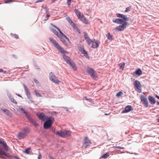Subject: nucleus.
I'll return each mask as SVG.
<instances>
[{
  "label": "nucleus",
  "mask_w": 159,
  "mask_h": 159,
  "mask_svg": "<svg viewBox=\"0 0 159 159\" xmlns=\"http://www.w3.org/2000/svg\"><path fill=\"white\" fill-rule=\"evenodd\" d=\"M1 110L3 111L7 116H11V112L6 109H2Z\"/></svg>",
  "instance_id": "nucleus-17"
},
{
  "label": "nucleus",
  "mask_w": 159,
  "mask_h": 159,
  "mask_svg": "<svg viewBox=\"0 0 159 159\" xmlns=\"http://www.w3.org/2000/svg\"><path fill=\"white\" fill-rule=\"evenodd\" d=\"M84 38H85V39H86V38H89V37H88V35H87V34L86 33L84 32Z\"/></svg>",
  "instance_id": "nucleus-42"
},
{
  "label": "nucleus",
  "mask_w": 159,
  "mask_h": 159,
  "mask_svg": "<svg viewBox=\"0 0 159 159\" xmlns=\"http://www.w3.org/2000/svg\"><path fill=\"white\" fill-rule=\"evenodd\" d=\"M19 109L21 111L25 114V116H26L27 118L28 119H30V115L28 114V113L25 110L21 107H19Z\"/></svg>",
  "instance_id": "nucleus-13"
},
{
  "label": "nucleus",
  "mask_w": 159,
  "mask_h": 159,
  "mask_svg": "<svg viewBox=\"0 0 159 159\" xmlns=\"http://www.w3.org/2000/svg\"><path fill=\"white\" fill-rule=\"evenodd\" d=\"M34 93H35L37 97H41L42 96L37 91V90H35L34 91Z\"/></svg>",
  "instance_id": "nucleus-29"
},
{
  "label": "nucleus",
  "mask_w": 159,
  "mask_h": 159,
  "mask_svg": "<svg viewBox=\"0 0 159 159\" xmlns=\"http://www.w3.org/2000/svg\"><path fill=\"white\" fill-rule=\"evenodd\" d=\"M82 53L84 54H87V52L85 51L84 49H82V50H81V51Z\"/></svg>",
  "instance_id": "nucleus-43"
},
{
  "label": "nucleus",
  "mask_w": 159,
  "mask_h": 159,
  "mask_svg": "<svg viewBox=\"0 0 159 159\" xmlns=\"http://www.w3.org/2000/svg\"><path fill=\"white\" fill-rule=\"evenodd\" d=\"M26 135L25 133L19 132L18 135V138L19 139H21L24 138Z\"/></svg>",
  "instance_id": "nucleus-15"
},
{
  "label": "nucleus",
  "mask_w": 159,
  "mask_h": 159,
  "mask_svg": "<svg viewBox=\"0 0 159 159\" xmlns=\"http://www.w3.org/2000/svg\"><path fill=\"white\" fill-rule=\"evenodd\" d=\"M54 46L58 49L61 48V46L57 43H56L54 45Z\"/></svg>",
  "instance_id": "nucleus-33"
},
{
  "label": "nucleus",
  "mask_w": 159,
  "mask_h": 159,
  "mask_svg": "<svg viewBox=\"0 0 159 159\" xmlns=\"http://www.w3.org/2000/svg\"><path fill=\"white\" fill-rule=\"evenodd\" d=\"M57 30H58V31H59V33L60 34V35H61V34H62L63 33L60 30L59 28V29H58Z\"/></svg>",
  "instance_id": "nucleus-52"
},
{
  "label": "nucleus",
  "mask_w": 159,
  "mask_h": 159,
  "mask_svg": "<svg viewBox=\"0 0 159 159\" xmlns=\"http://www.w3.org/2000/svg\"><path fill=\"white\" fill-rule=\"evenodd\" d=\"M51 25H52V26L55 28L57 30L59 29V28L58 27H57V26H56L55 25H54L53 24H51Z\"/></svg>",
  "instance_id": "nucleus-45"
},
{
  "label": "nucleus",
  "mask_w": 159,
  "mask_h": 159,
  "mask_svg": "<svg viewBox=\"0 0 159 159\" xmlns=\"http://www.w3.org/2000/svg\"><path fill=\"white\" fill-rule=\"evenodd\" d=\"M26 95L27 96V98L28 99H31V97L30 92H28L26 93Z\"/></svg>",
  "instance_id": "nucleus-40"
},
{
  "label": "nucleus",
  "mask_w": 159,
  "mask_h": 159,
  "mask_svg": "<svg viewBox=\"0 0 159 159\" xmlns=\"http://www.w3.org/2000/svg\"><path fill=\"white\" fill-rule=\"evenodd\" d=\"M86 40V42H87V43L89 45H91L92 43L93 42V41L91 40L89 38H86V39H85Z\"/></svg>",
  "instance_id": "nucleus-23"
},
{
  "label": "nucleus",
  "mask_w": 159,
  "mask_h": 159,
  "mask_svg": "<svg viewBox=\"0 0 159 159\" xmlns=\"http://www.w3.org/2000/svg\"><path fill=\"white\" fill-rule=\"evenodd\" d=\"M36 115L40 120L43 121H45L48 117L43 113H37Z\"/></svg>",
  "instance_id": "nucleus-7"
},
{
  "label": "nucleus",
  "mask_w": 159,
  "mask_h": 159,
  "mask_svg": "<svg viewBox=\"0 0 159 159\" xmlns=\"http://www.w3.org/2000/svg\"><path fill=\"white\" fill-rule=\"evenodd\" d=\"M148 100H149L150 102L152 104H154L156 103V101L154 98L150 96H149Z\"/></svg>",
  "instance_id": "nucleus-16"
},
{
  "label": "nucleus",
  "mask_w": 159,
  "mask_h": 159,
  "mask_svg": "<svg viewBox=\"0 0 159 159\" xmlns=\"http://www.w3.org/2000/svg\"><path fill=\"white\" fill-rule=\"evenodd\" d=\"M33 124L34 125V126L36 127H37V126L38 125V124L35 122H34V124Z\"/></svg>",
  "instance_id": "nucleus-48"
},
{
  "label": "nucleus",
  "mask_w": 159,
  "mask_h": 159,
  "mask_svg": "<svg viewBox=\"0 0 159 159\" xmlns=\"http://www.w3.org/2000/svg\"><path fill=\"white\" fill-rule=\"evenodd\" d=\"M47 119V120L45 122L43 125L44 128L45 129L50 127L52 122L54 120V117L52 116L49 117Z\"/></svg>",
  "instance_id": "nucleus-2"
},
{
  "label": "nucleus",
  "mask_w": 159,
  "mask_h": 159,
  "mask_svg": "<svg viewBox=\"0 0 159 159\" xmlns=\"http://www.w3.org/2000/svg\"><path fill=\"white\" fill-rule=\"evenodd\" d=\"M52 30L53 32L56 35H57L58 37H59L58 33V32L55 29H52Z\"/></svg>",
  "instance_id": "nucleus-30"
},
{
  "label": "nucleus",
  "mask_w": 159,
  "mask_h": 159,
  "mask_svg": "<svg viewBox=\"0 0 159 159\" xmlns=\"http://www.w3.org/2000/svg\"><path fill=\"white\" fill-rule=\"evenodd\" d=\"M3 70H2V69H0V72H3Z\"/></svg>",
  "instance_id": "nucleus-63"
},
{
  "label": "nucleus",
  "mask_w": 159,
  "mask_h": 159,
  "mask_svg": "<svg viewBox=\"0 0 159 159\" xmlns=\"http://www.w3.org/2000/svg\"><path fill=\"white\" fill-rule=\"evenodd\" d=\"M61 35L63 37H65V35L63 33L62 34H61Z\"/></svg>",
  "instance_id": "nucleus-62"
},
{
  "label": "nucleus",
  "mask_w": 159,
  "mask_h": 159,
  "mask_svg": "<svg viewBox=\"0 0 159 159\" xmlns=\"http://www.w3.org/2000/svg\"><path fill=\"white\" fill-rule=\"evenodd\" d=\"M0 158H2V159H5V158L3 156H0Z\"/></svg>",
  "instance_id": "nucleus-61"
},
{
  "label": "nucleus",
  "mask_w": 159,
  "mask_h": 159,
  "mask_svg": "<svg viewBox=\"0 0 159 159\" xmlns=\"http://www.w3.org/2000/svg\"><path fill=\"white\" fill-rule=\"evenodd\" d=\"M61 41L63 42V43H64V44H66V41L63 38H61L60 39Z\"/></svg>",
  "instance_id": "nucleus-44"
},
{
  "label": "nucleus",
  "mask_w": 159,
  "mask_h": 159,
  "mask_svg": "<svg viewBox=\"0 0 159 159\" xmlns=\"http://www.w3.org/2000/svg\"><path fill=\"white\" fill-rule=\"evenodd\" d=\"M94 42L93 41L91 45V47L93 48H97L99 46L100 42L98 40H95V39H94Z\"/></svg>",
  "instance_id": "nucleus-10"
},
{
  "label": "nucleus",
  "mask_w": 159,
  "mask_h": 159,
  "mask_svg": "<svg viewBox=\"0 0 159 159\" xmlns=\"http://www.w3.org/2000/svg\"><path fill=\"white\" fill-rule=\"evenodd\" d=\"M74 11L78 16L79 17L80 16V12L78 11L77 9H75L74 10Z\"/></svg>",
  "instance_id": "nucleus-26"
},
{
  "label": "nucleus",
  "mask_w": 159,
  "mask_h": 159,
  "mask_svg": "<svg viewBox=\"0 0 159 159\" xmlns=\"http://www.w3.org/2000/svg\"><path fill=\"white\" fill-rule=\"evenodd\" d=\"M24 133H25L26 134H27L29 132V129L27 128H25L24 129Z\"/></svg>",
  "instance_id": "nucleus-32"
},
{
  "label": "nucleus",
  "mask_w": 159,
  "mask_h": 159,
  "mask_svg": "<svg viewBox=\"0 0 159 159\" xmlns=\"http://www.w3.org/2000/svg\"><path fill=\"white\" fill-rule=\"evenodd\" d=\"M116 148H118V149H123L124 148L122 147H120L119 146H116Z\"/></svg>",
  "instance_id": "nucleus-53"
},
{
  "label": "nucleus",
  "mask_w": 159,
  "mask_h": 159,
  "mask_svg": "<svg viewBox=\"0 0 159 159\" xmlns=\"http://www.w3.org/2000/svg\"><path fill=\"white\" fill-rule=\"evenodd\" d=\"M141 101L145 107H148V102L147 98L144 96L141 97Z\"/></svg>",
  "instance_id": "nucleus-8"
},
{
  "label": "nucleus",
  "mask_w": 159,
  "mask_h": 159,
  "mask_svg": "<svg viewBox=\"0 0 159 159\" xmlns=\"http://www.w3.org/2000/svg\"><path fill=\"white\" fill-rule=\"evenodd\" d=\"M29 119H31V123H32L33 124H34V122H35V121H34L33 120H32L31 118H30H30Z\"/></svg>",
  "instance_id": "nucleus-54"
},
{
  "label": "nucleus",
  "mask_w": 159,
  "mask_h": 159,
  "mask_svg": "<svg viewBox=\"0 0 159 159\" xmlns=\"http://www.w3.org/2000/svg\"><path fill=\"white\" fill-rule=\"evenodd\" d=\"M109 115H110V114H108V113H105V114H104V115H106V116Z\"/></svg>",
  "instance_id": "nucleus-64"
},
{
  "label": "nucleus",
  "mask_w": 159,
  "mask_h": 159,
  "mask_svg": "<svg viewBox=\"0 0 159 159\" xmlns=\"http://www.w3.org/2000/svg\"><path fill=\"white\" fill-rule=\"evenodd\" d=\"M130 11V10L129 8H126V10L125 11L126 12H127L128 11Z\"/></svg>",
  "instance_id": "nucleus-51"
},
{
  "label": "nucleus",
  "mask_w": 159,
  "mask_h": 159,
  "mask_svg": "<svg viewBox=\"0 0 159 159\" xmlns=\"http://www.w3.org/2000/svg\"><path fill=\"white\" fill-rule=\"evenodd\" d=\"M34 82L36 83V84L37 86L39 85V83L37 79H34Z\"/></svg>",
  "instance_id": "nucleus-39"
},
{
  "label": "nucleus",
  "mask_w": 159,
  "mask_h": 159,
  "mask_svg": "<svg viewBox=\"0 0 159 159\" xmlns=\"http://www.w3.org/2000/svg\"><path fill=\"white\" fill-rule=\"evenodd\" d=\"M42 8H43L44 9H47V7H44L43 6H42Z\"/></svg>",
  "instance_id": "nucleus-57"
},
{
  "label": "nucleus",
  "mask_w": 159,
  "mask_h": 159,
  "mask_svg": "<svg viewBox=\"0 0 159 159\" xmlns=\"http://www.w3.org/2000/svg\"><path fill=\"white\" fill-rule=\"evenodd\" d=\"M80 20L84 23L86 24H88V21L86 19V18L84 16H82L81 17Z\"/></svg>",
  "instance_id": "nucleus-19"
},
{
  "label": "nucleus",
  "mask_w": 159,
  "mask_h": 159,
  "mask_svg": "<svg viewBox=\"0 0 159 159\" xmlns=\"http://www.w3.org/2000/svg\"><path fill=\"white\" fill-rule=\"evenodd\" d=\"M12 2V0H6L4 2L5 3H8Z\"/></svg>",
  "instance_id": "nucleus-41"
},
{
  "label": "nucleus",
  "mask_w": 159,
  "mask_h": 159,
  "mask_svg": "<svg viewBox=\"0 0 159 159\" xmlns=\"http://www.w3.org/2000/svg\"><path fill=\"white\" fill-rule=\"evenodd\" d=\"M63 108H64L65 109H66V111H69V110H68V109L67 108V107H63Z\"/></svg>",
  "instance_id": "nucleus-60"
},
{
  "label": "nucleus",
  "mask_w": 159,
  "mask_h": 159,
  "mask_svg": "<svg viewBox=\"0 0 159 159\" xmlns=\"http://www.w3.org/2000/svg\"><path fill=\"white\" fill-rule=\"evenodd\" d=\"M13 56L15 58H17V56H16V55H13Z\"/></svg>",
  "instance_id": "nucleus-59"
},
{
  "label": "nucleus",
  "mask_w": 159,
  "mask_h": 159,
  "mask_svg": "<svg viewBox=\"0 0 159 159\" xmlns=\"http://www.w3.org/2000/svg\"><path fill=\"white\" fill-rule=\"evenodd\" d=\"M57 112H56L55 111H53V112H52V114L53 115H54V116H56V114H57Z\"/></svg>",
  "instance_id": "nucleus-49"
},
{
  "label": "nucleus",
  "mask_w": 159,
  "mask_h": 159,
  "mask_svg": "<svg viewBox=\"0 0 159 159\" xmlns=\"http://www.w3.org/2000/svg\"><path fill=\"white\" fill-rule=\"evenodd\" d=\"M117 16L118 17H120L123 19L125 20V21L122 23V25H119V26L116 27V30L121 31L123 30L126 27V26L128 24V23L126 21H129V18L127 16H126L121 14H118L117 15Z\"/></svg>",
  "instance_id": "nucleus-1"
},
{
  "label": "nucleus",
  "mask_w": 159,
  "mask_h": 159,
  "mask_svg": "<svg viewBox=\"0 0 159 159\" xmlns=\"http://www.w3.org/2000/svg\"><path fill=\"white\" fill-rule=\"evenodd\" d=\"M107 39L110 40H112V38L111 35H110V33H108L107 34Z\"/></svg>",
  "instance_id": "nucleus-28"
},
{
  "label": "nucleus",
  "mask_w": 159,
  "mask_h": 159,
  "mask_svg": "<svg viewBox=\"0 0 159 159\" xmlns=\"http://www.w3.org/2000/svg\"><path fill=\"white\" fill-rule=\"evenodd\" d=\"M5 152L2 149H0V155H5Z\"/></svg>",
  "instance_id": "nucleus-38"
},
{
  "label": "nucleus",
  "mask_w": 159,
  "mask_h": 159,
  "mask_svg": "<svg viewBox=\"0 0 159 159\" xmlns=\"http://www.w3.org/2000/svg\"><path fill=\"white\" fill-rule=\"evenodd\" d=\"M79 49L81 51V50H82V49H84L82 47H79Z\"/></svg>",
  "instance_id": "nucleus-56"
},
{
  "label": "nucleus",
  "mask_w": 159,
  "mask_h": 159,
  "mask_svg": "<svg viewBox=\"0 0 159 159\" xmlns=\"http://www.w3.org/2000/svg\"><path fill=\"white\" fill-rule=\"evenodd\" d=\"M124 21L125 20L123 19H116L113 20V22L119 24H122Z\"/></svg>",
  "instance_id": "nucleus-12"
},
{
  "label": "nucleus",
  "mask_w": 159,
  "mask_h": 159,
  "mask_svg": "<svg viewBox=\"0 0 159 159\" xmlns=\"http://www.w3.org/2000/svg\"><path fill=\"white\" fill-rule=\"evenodd\" d=\"M83 146L85 148L88 147L91 143L90 140L87 137H85L84 141Z\"/></svg>",
  "instance_id": "nucleus-9"
},
{
  "label": "nucleus",
  "mask_w": 159,
  "mask_h": 159,
  "mask_svg": "<svg viewBox=\"0 0 159 159\" xmlns=\"http://www.w3.org/2000/svg\"><path fill=\"white\" fill-rule=\"evenodd\" d=\"M135 73L137 75H140L142 74V72L141 70L140 69H139L136 71Z\"/></svg>",
  "instance_id": "nucleus-22"
},
{
  "label": "nucleus",
  "mask_w": 159,
  "mask_h": 159,
  "mask_svg": "<svg viewBox=\"0 0 159 159\" xmlns=\"http://www.w3.org/2000/svg\"><path fill=\"white\" fill-rule=\"evenodd\" d=\"M49 39L54 46L57 43L55 39L51 38H49Z\"/></svg>",
  "instance_id": "nucleus-20"
},
{
  "label": "nucleus",
  "mask_w": 159,
  "mask_h": 159,
  "mask_svg": "<svg viewBox=\"0 0 159 159\" xmlns=\"http://www.w3.org/2000/svg\"><path fill=\"white\" fill-rule=\"evenodd\" d=\"M57 134L60 137L65 138L69 136L71 134V133L69 131L64 130L58 131Z\"/></svg>",
  "instance_id": "nucleus-3"
},
{
  "label": "nucleus",
  "mask_w": 159,
  "mask_h": 159,
  "mask_svg": "<svg viewBox=\"0 0 159 159\" xmlns=\"http://www.w3.org/2000/svg\"><path fill=\"white\" fill-rule=\"evenodd\" d=\"M63 57L67 63L69 64L74 70H76L75 64L72 61H70V57L66 56L65 54H63Z\"/></svg>",
  "instance_id": "nucleus-4"
},
{
  "label": "nucleus",
  "mask_w": 159,
  "mask_h": 159,
  "mask_svg": "<svg viewBox=\"0 0 159 159\" xmlns=\"http://www.w3.org/2000/svg\"><path fill=\"white\" fill-rule=\"evenodd\" d=\"M49 78L50 80L54 83L58 84L60 81L57 79L55 75L52 72H51L49 74Z\"/></svg>",
  "instance_id": "nucleus-6"
},
{
  "label": "nucleus",
  "mask_w": 159,
  "mask_h": 159,
  "mask_svg": "<svg viewBox=\"0 0 159 159\" xmlns=\"http://www.w3.org/2000/svg\"><path fill=\"white\" fill-rule=\"evenodd\" d=\"M86 70L87 73L90 75L92 78L94 79H96L97 78V76L96 75V72L93 69L88 66L87 67Z\"/></svg>",
  "instance_id": "nucleus-5"
},
{
  "label": "nucleus",
  "mask_w": 159,
  "mask_h": 159,
  "mask_svg": "<svg viewBox=\"0 0 159 159\" xmlns=\"http://www.w3.org/2000/svg\"><path fill=\"white\" fill-rule=\"evenodd\" d=\"M123 93L121 92H119L116 94V96L119 97L121 96L123 94Z\"/></svg>",
  "instance_id": "nucleus-37"
},
{
  "label": "nucleus",
  "mask_w": 159,
  "mask_h": 159,
  "mask_svg": "<svg viewBox=\"0 0 159 159\" xmlns=\"http://www.w3.org/2000/svg\"><path fill=\"white\" fill-rule=\"evenodd\" d=\"M14 157L16 158V159H20L19 157H17V156H15Z\"/></svg>",
  "instance_id": "nucleus-58"
},
{
  "label": "nucleus",
  "mask_w": 159,
  "mask_h": 159,
  "mask_svg": "<svg viewBox=\"0 0 159 159\" xmlns=\"http://www.w3.org/2000/svg\"><path fill=\"white\" fill-rule=\"evenodd\" d=\"M30 148H29L26 149L25 151H23V152L26 154H29L30 152Z\"/></svg>",
  "instance_id": "nucleus-27"
},
{
  "label": "nucleus",
  "mask_w": 159,
  "mask_h": 159,
  "mask_svg": "<svg viewBox=\"0 0 159 159\" xmlns=\"http://www.w3.org/2000/svg\"><path fill=\"white\" fill-rule=\"evenodd\" d=\"M8 96L9 97V98H10L12 97V96L11 95V94L10 93H8L7 94Z\"/></svg>",
  "instance_id": "nucleus-55"
},
{
  "label": "nucleus",
  "mask_w": 159,
  "mask_h": 159,
  "mask_svg": "<svg viewBox=\"0 0 159 159\" xmlns=\"http://www.w3.org/2000/svg\"><path fill=\"white\" fill-rule=\"evenodd\" d=\"M11 100V101L13 102V103L16 104L17 103V102L15 101L13 97L12 96L11 98H9Z\"/></svg>",
  "instance_id": "nucleus-35"
},
{
  "label": "nucleus",
  "mask_w": 159,
  "mask_h": 159,
  "mask_svg": "<svg viewBox=\"0 0 159 159\" xmlns=\"http://www.w3.org/2000/svg\"><path fill=\"white\" fill-rule=\"evenodd\" d=\"M59 51H60L61 53H63L64 54H65V53L68 54V52H66L65 51L63 48H62L61 46V48L58 49Z\"/></svg>",
  "instance_id": "nucleus-24"
},
{
  "label": "nucleus",
  "mask_w": 159,
  "mask_h": 159,
  "mask_svg": "<svg viewBox=\"0 0 159 159\" xmlns=\"http://www.w3.org/2000/svg\"><path fill=\"white\" fill-rule=\"evenodd\" d=\"M134 85L139 91H141V87L140 86L141 84L139 81H135L134 83Z\"/></svg>",
  "instance_id": "nucleus-11"
},
{
  "label": "nucleus",
  "mask_w": 159,
  "mask_h": 159,
  "mask_svg": "<svg viewBox=\"0 0 159 159\" xmlns=\"http://www.w3.org/2000/svg\"><path fill=\"white\" fill-rule=\"evenodd\" d=\"M67 20L69 22V23L71 25H75V24L73 23V21H72V20H71L69 17L67 18Z\"/></svg>",
  "instance_id": "nucleus-31"
},
{
  "label": "nucleus",
  "mask_w": 159,
  "mask_h": 159,
  "mask_svg": "<svg viewBox=\"0 0 159 159\" xmlns=\"http://www.w3.org/2000/svg\"><path fill=\"white\" fill-rule=\"evenodd\" d=\"M23 85L24 86V88H25L26 93L29 92V89H28L27 88V87L24 84H23Z\"/></svg>",
  "instance_id": "nucleus-34"
},
{
  "label": "nucleus",
  "mask_w": 159,
  "mask_h": 159,
  "mask_svg": "<svg viewBox=\"0 0 159 159\" xmlns=\"http://www.w3.org/2000/svg\"><path fill=\"white\" fill-rule=\"evenodd\" d=\"M6 157L9 158L11 159L12 158V156L9 154H6L5 153V155H4Z\"/></svg>",
  "instance_id": "nucleus-36"
},
{
  "label": "nucleus",
  "mask_w": 159,
  "mask_h": 159,
  "mask_svg": "<svg viewBox=\"0 0 159 159\" xmlns=\"http://www.w3.org/2000/svg\"><path fill=\"white\" fill-rule=\"evenodd\" d=\"M109 156V154L108 152L105 153L101 156L100 158H107Z\"/></svg>",
  "instance_id": "nucleus-21"
},
{
  "label": "nucleus",
  "mask_w": 159,
  "mask_h": 159,
  "mask_svg": "<svg viewBox=\"0 0 159 159\" xmlns=\"http://www.w3.org/2000/svg\"><path fill=\"white\" fill-rule=\"evenodd\" d=\"M42 158V156L41 154H39V155L38 159H41Z\"/></svg>",
  "instance_id": "nucleus-47"
},
{
  "label": "nucleus",
  "mask_w": 159,
  "mask_h": 159,
  "mask_svg": "<svg viewBox=\"0 0 159 159\" xmlns=\"http://www.w3.org/2000/svg\"><path fill=\"white\" fill-rule=\"evenodd\" d=\"M125 63H120L119 64V68L120 69H122V70H123L125 66Z\"/></svg>",
  "instance_id": "nucleus-25"
},
{
  "label": "nucleus",
  "mask_w": 159,
  "mask_h": 159,
  "mask_svg": "<svg viewBox=\"0 0 159 159\" xmlns=\"http://www.w3.org/2000/svg\"><path fill=\"white\" fill-rule=\"evenodd\" d=\"M133 110L132 107L130 106H127L125 108V110H124L123 112H128Z\"/></svg>",
  "instance_id": "nucleus-14"
},
{
  "label": "nucleus",
  "mask_w": 159,
  "mask_h": 159,
  "mask_svg": "<svg viewBox=\"0 0 159 159\" xmlns=\"http://www.w3.org/2000/svg\"><path fill=\"white\" fill-rule=\"evenodd\" d=\"M1 145L2 146L3 148L6 151H7L8 150V146L7 144L4 142H3Z\"/></svg>",
  "instance_id": "nucleus-18"
},
{
  "label": "nucleus",
  "mask_w": 159,
  "mask_h": 159,
  "mask_svg": "<svg viewBox=\"0 0 159 159\" xmlns=\"http://www.w3.org/2000/svg\"><path fill=\"white\" fill-rule=\"evenodd\" d=\"M67 0V5L69 6L70 4V3H71V0Z\"/></svg>",
  "instance_id": "nucleus-46"
},
{
  "label": "nucleus",
  "mask_w": 159,
  "mask_h": 159,
  "mask_svg": "<svg viewBox=\"0 0 159 159\" xmlns=\"http://www.w3.org/2000/svg\"><path fill=\"white\" fill-rule=\"evenodd\" d=\"M64 38H65L69 42L70 40L69 38L67 37V36L65 35V37H63Z\"/></svg>",
  "instance_id": "nucleus-50"
}]
</instances>
